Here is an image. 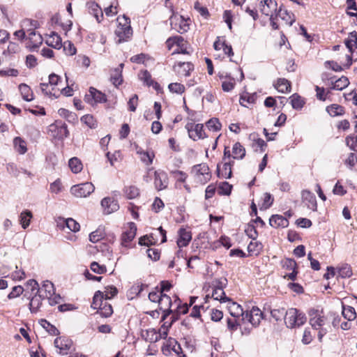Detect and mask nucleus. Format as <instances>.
<instances>
[{
	"mask_svg": "<svg viewBox=\"0 0 357 357\" xmlns=\"http://www.w3.org/2000/svg\"><path fill=\"white\" fill-rule=\"evenodd\" d=\"M308 314L309 323L312 328L319 331L318 339L321 342L323 337L331 329L329 324V315L324 316L315 309H310L308 311Z\"/></svg>",
	"mask_w": 357,
	"mask_h": 357,
	"instance_id": "f257e3e1",
	"label": "nucleus"
},
{
	"mask_svg": "<svg viewBox=\"0 0 357 357\" xmlns=\"http://www.w3.org/2000/svg\"><path fill=\"white\" fill-rule=\"evenodd\" d=\"M119 25L115 30V35L117 38L116 43H121L128 40L132 35V29L130 26V19L125 15L122 18L118 17Z\"/></svg>",
	"mask_w": 357,
	"mask_h": 357,
	"instance_id": "f03ea898",
	"label": "nucleus"
},
{
	"mask_svg": "<svg viewBox=\"0 0 357 357\" xmlns=\"http://www.w3.org/2000/svg\"><path fill=\"white\" fill-rule=\"evenodd\" d=\"M91 307L95 309L98 308L99 310L97 311L96 314H100L102 317H109L113 313L111 304L103 301V293L100 291H98L95 293Z\"/></svg>",
	"mask_w": 357,
	"mask_h": 357,
	"instance_id": "7ed1b4c3",
	"label": "nucleus"
},
{
	"mask_svg": "<svg viewBox=\"0 0 357 357\" xmlns=\"http://www.w3.org/2000/svg\"><path fill=\"white\" fill-rule=\"evenodd\" d=\"M307 321L305 314L296 308H290L287 310L284 316V322L288 328L299 327Z\"/></svg>",
	"mask_w": 357,
	"mask_h": 357,
	"instance_id": "20e7f679",
	"label": "nucleus"
},
{
	"mask_svg": "<svg viewBox=\"0 0 357 357\" xmlns=\"http://www.w3.org/2000/svg\"><path fill=\"white\" fill-rule=\"evenodd\" d=\"M95 190L94 185L90 182H85L71 187L70 192L77 197H86Z\"/></svg>",
	"mask_w": 357,
	"mask_h": 357,
	"instance_id": "39448f33",
	"label": "nucleus"
},
{
	"mask_svg": "<svg viewBox=\"0 0 357 357\" xmlns=\"http://www.w3.org/2000/svg\"><path fill=\"white\" fill-rule=\"evenodd\" d=\"M84 100L90 105H93L94 103L106 102L107 99L105 93L94 87H90L89 93L84 96Z\"/></svg>",
	"mask_w": 357,
	"mask_h": 357,
	"instance_id": "423d86ee",
	"label": "nucleus"
},
{
	"mask_svg": "<svg viewBox=\"0 0 357 357\" xmlns=\"http://www.w3.org/2000/svg\"><path fill=\"white\" fill-rule=\"evenodd\" d=\"M50 131L54 132L53 137L59 139H63L69 136L67 125L62 121H56L50 126Z\"/></svg>",
	"mask_w": 357,
	"mask_h": 357,
	"instance_id": "0eeeda50",
	"label": "nucleus"
},
{
	"mask_svg": "<svg viewBox=\"0 0 357 357\" xmlns=\"http://www.w3.org/2000/svg\"><path fill=\"white\" fill-rule=\"evenodd\" d=\"M192 173L202 183H206L211 178L209 167L206 163L194 165L192 169Z\"/></svg>",
	"mask_w": 357,
	"mask_h": 357,
	"instance_id": "6e6552de",
	"label": "nucleus"
},
{
	"mask_svg": "<svg viewBox=\"0 0 357 357\" xmlns=\"http://www.w3.org/2000/svg\"><path fill=\"white\" fill-rule=\"evenodd\" d=\"M185 128L188 130L190 138L194 141L206 137L205 132H204L203 124L197 123L195 125L194 123H187Z\"/></svg>",
	"mask_w": 357,
	"mask_h": 357,
	"instance_id": "1a4fd4ad",
	"label": "nucleus"
},
{
	"mask_svg": "<svg viewBox=\"0 0 357 357\" xmlns=\"http://www.w3.org/2000/svg\"><path fill=\"white\" fill-rule=\"evenodd\" d=\"M227 279H224V281L218 280L217 282V284L213 289V292L211 297L214 300L219 301L220 303H224L226 301H230V299L227 298L225 295V293L223 290L224 287L227 284Z\"/></svg>",
	"mask_w": 357,
	"mask_h": 357,
	"instance_id": "9d476101",
	"label": "nucleus"
},
{
	"mask_svg": "<svg viewBox=\"0 0 357 357\" xmlns=\"http://www.w3.org/2000/svg\"><path fill=\"white\" fill-rule=\"evenodd\" d=\"M172 301L171 298L165 294L160 296V299L158 303L159 309L163 312L162 320L164 321L170 314L172 313L171 307Z\"/></svg>",
	"mask_w": 357,
	"mask_h": 357,
	"instance_id": "9b49d317",
	"label": "nucleus"
},
{
	"mask_svg": "<svg viewBox=\"0 0 357 357\" xmlns=\"http://www.w3.org/2000/svg\"><path fill=\"white\" fill-rule=\"evenodd\" d=\"M154 185L158 190L167 188L168 185V176L166 172L162 170L154 172Z\"/></svg>",
	"mask_w": 357,
	"mask_h": 357,
	"instance_id": "f8f14e48",
	"label": "nucleus"
},
{
	"mask_svg": "<svg viewBox=\"0 0 357 357\" xmlns=\"http://www.w3.org/2000/svg\"><path fill=\"white\" fill-rule=\"evenodd\" d=\"M174 71L179 77H188L194 70V65L190 62H178L173 66Z\"/></svg>",
	"mask_w": 357,
	"mask_h": 357,
	"instance_id": "ddd939ff",
	"label": "nucleus"
},
{
	"mask_svg": "<svg viewBox=\"0 0 357 357\" xmlns=\"http://www.w3.org/2000/svg\"><path fill=\"white\" fill-rule=\"evenodd\" d=\"M260 10L262 14L270 16L273 15V13H277L278 3L275 0H263L260 1Z\"/></svg>",
	"mask_w": 357,
	"mask_h": 357,
	"instance_id": "4468645a",
	"label": "nucleus"
},
{
	"mask_svg": "<svg viewBox=\"0 0 357 357\" xmlns=\"http://www.w3.org/2000/svg\"><path fill=\"white\" fill-rule=\"evenodd\" d=\"M54 343L55 347L59 349V353L61 354H67L73 345L72 340L66 337L56 338Z\"/></svg>",
	"mask_w": 357,
	"mask_h": 357,
	"instance_id": "2eb2a0df",
	"label": "nucleus"
},
{
	"mask_svg": "<svg viewBox=\"0 0 357 357\" xmlns=\"http://www.w3.org/2000/svg\"><path fill=\"white\" fill-rule=\"evenodd\" d=\"M181 347L178 342L174 338H169L166 343L162 347V351L165 356H168L171 354V351H174L176 354L179 355Z\"/></svg>",
	"mask_w": 357,
	"mask_h": 357,
	"instance_id": "dca6fc26",
	"label": "nucleus"
},
{
	"mask_svg": "<svg viewBox=\"0 0 357 357\" xmlns=\"http://www.w3.org/2000/svg\"><path fill=\"white\" fill-rule=\"evenodd\" d=\"M170 20L172 28L176 29L178 32L183 33L189 29V25L183 16L172 17Z\"/></svg>",
	"mask_w": 357,
	"mask_h": 357,
	"instance_id": "f3484780",
	"label": "nucleus"
},
{
	"mask_svg": "<svg viewBox=\"0 0 357 357\" xmlns=\"http://www.w3.org/2000/svg\"><path fill=\"white\" fill-rule=\"evenodd\" d=\"M101 206L105 214H110L119 210V205L117 200L111 197H105L101 201Z\"/></svg>",
	"mask_w": 357,
	"mask_h": 357,
	"instance_id": "a211bd4d",
	"label": "nucleus"
},
{
	"mask_svg": "<svg viewBox=\"0 0 357 357\" xmlns=\"http://www.w3.org/2000/svg\"><path fill=\"white\" fill-rule=\"evenodd\" d=\"M263 317V313L257 307H253L250 312H246L245 318L253 326H257Z\"/></svg>",
	"mask_w": 357,
	"mask_h": 357,
	"instance_id": "6ab92c4d",
	"label": "nucleus"
},
{
	"mask_svg": "<svg viewBox=\"0 0 357 357\" xmlns=\"http://www.w3.org/2000/svg\"><path fill=\"white\" fill-rule=\"evenodd\" d=\"M302 199L305 206L310 210L317 211V204L314 195L309 190L302 192Z\"/></svg>",
	"mask_w": 357,
	"mask_h": 357,
	"instance_id": "aec40b11",
	"label": "nucleus"
},
{
	"mask_svg": "<svg viewBox=\"0 0 357 357\" xmlns=\"http://www.w3.org/2000/svg\"><path fill=\"white\" fill-rule=\"evenodd\" d=\"M137 227L135 223L129 224V229L123 232L121 236V244L127 246L128 244L132 241L136 235Z\"/></svg>",
	"mask_w": 357,
	"mask_h": 357,
	"instance_id": "412c9836",
	"label": "nucleus"
},
{
	"mask_svg": "<svg viewBox=\"0 0 357 357\" xmlns=\"http://www.w3.org/2000/svg\"><path fill=\"white\" fill-rule=\"evenodd\" d=\"M192 239L191 232L185 229L181 228L178 231V238L176 243L179 248L187 246Z\"/></svg>",
	"mask_w": 357,
	"mask_h": 357,
	"instance_id": "4be33fe9",
	"label": "nucleus"
},
{
	"mask_svg": "<svg viewBox=\"0 0 357 357\" xmlns=\"http://www.w3.org/2000/svg\"><path fill=\"white\" fill-rule=\"evenodd\" d=\"M54 291L55 289L53 283L49 280H46L43 282L40 288L38 287L37 293H39V296L47 298L53 296Z\"/></svg>",
	"mask_w": 357,
	"mask_h": 357,
	"instance_id": "5701e85b",
	"label": "nucleus"
},
{
	"mask_svg": "<svg viewBox=\"0 0 357 357\" xmlns=\"http://www.w3.org/2000/svg\"><path fill=\"white\" fill-rule=\"evenodd\" d=\"M269 225L274 228H285L289 225V220L281 215H273L269 219Z\"/></svg>",
	"mask_w": 357,
	"mask_h": 357,
	"instance_id": "b1692460",
	"label": "nucleus"
},
{
	"mask_svg": "<svg viewBox=\"0 0 357 357\" xmlns=\"http://www.w3.org/2000/svg\"><path fill=\"white\" fill-rule=\"evenodd\" d=\"M217 174L219 178H230L232 175L230 162L225 161L222 169L220 168V165L218 164L217 166Z\"/></svg>",
	"mask_w": 357,
	"mask_h": 357,
	"instance_id": "393cba45",
	"label": "nucleus"
},
{
	"mask_svg": "<svg viewBox=\"0 0 357 357\" xmlns=\"http://www.w3.org/2000/svg\"><path fill=\"white\" fill-rule=\"evenodd\" d=\"M279 17L282 20L285 21L286 23L290 26L293 24L295 21L294 16L292 13H290L287 10L282 9V6L278 9L275 14V17Z\"/></svg>",
	"mask_w": 357,
	"mask_h": 357,
	"instance_id": "a878e982",
	"label": "nucleus"
},
{
	"mask_svg": "<svg viewBox=\"0 0 357 357\" xmlns=\"http://www.w3.org/2000/svg\"><path fill=\"white\" fill-rule=\"evenodd\" d=\"M89 12L93 15L98 22H100L103 18V13L100 7L95 2L88 3Z\"/></svg>",
	"mask_w": 357,
	"mask_h": 357,
	"instance_id": "bb28decb",
	"label": "nucleus"
},
{
	"mask_svg": "<svg viewBox=\"0 0 357 357\" xmlns=\"http://www.w3.org/2000/svg\"><path fill=\"white\" fill-rule=\"evenodd\" d=\"M332 89L342 91L349 84V79L345 76H342L340 78L336 79L335 81H331Z\"/></svg>",
	"mask_w": 357,
	"mask_h": 357,
	"instance_id": "cd10ccee",
	"label": "nucleus"
},
{
	"mask_svg": "<svg viewBox=\"0 0 357 357\" xmlns=\"http://www.w3.org/2000/svg\"><path fill=\"white\" fill-rule=\"evenodd\" d=\"M228 309L230 314L233 317H238L240 316H243L244 312L242 307L236 303V302L229 301V305L228 306Z\"/></svg>",
	"mask_w": 357,
	"mask_h": 357,
	"instance_id": "c85d7f7f",
	"label": "nucleus"
},
{
	"mask_svg": "<svg viewBox=\"0 0 357 357\" xmlns=\"http://www.w3.org/2000/svg\"><path fill=\"white\" fill-rule=\"evenodd\" d=\"M19 90L22 98L26 101H31L33 99V94L31 88L26 84H21L19 86Z\"/></svg>",
	"mask_w": 357,
	"mask_h": 357,
	"instance_id": "c756f323",
	"label": "nucleus"
},
{
	"mask_svg": "<svg viewBox=\"0 0 357 357\" xmlns=\"http://www.w3.org/2000/svg\"><path fill=\"white\" fill-rule=\"evenodd\" d=\"M44 298L43 296H39V293L36 292L35 294L29 303V309L31 312L36 313L37 312L42 303V300Z\"/></svg>",
	"mask_w": 357,
	"mask_h": 357,
	"instance_id": "7c9ffc66",
	"label": "nucleus"
},
{
	"mask_svg": "<svg viewBox=\"0 0 357 357\" xmlns=\"http://www.w3.org/2000/svg\"><path fill=\"white\" fill-rule=\"evenodd\" d=\"M275 89L281 93H285L290 91L291 84L284 78H279L275 85Z\"/></svg>",
	"mask_w": 357,
	"mask_h": 357,
	"instance_id": "2f4dec72",
	"label": "nucleus"
},
{
	"mask_svg": "<svg viewBox=\"0 0 357 357\" xmlns=\"http://www.w3.org/2000/svg\"><path fill=\"white\" fill-rule=\"evenodd\" d=\"M232 153L234 159H243L245 155V149L239 142H236L233 146Z\"/></svg>",
	"mask_w": 357,
	"mask_h": 357,
	"instance_id": "473e14b6",
	"label": "nucleus"
},
{
	"mask_svg": "<svg viewBox=\"0 0 357 357\" xmlns=\"http://www.w3.org/2000/svg\"><path fill=\"white\" fill-rule=\"evenodd\" d=\"M47 44L55 49H60L62 47L61 38L57 33L52 32Z\"/></svg>",
	"mask_w": 357,
	"mask_h": 357,
	"instance_id": "72a5a7b5",
	"label": "nucleus"
},
{
	"mask_svg": "<svg viewBox=\"0 0 357 357\" xmlns=\"http://www.w3.org/2000/svg\"><path fill=\"white\" fill-rule=\"evenodd\" d=\"M110 80L117 87L123 82V77L121 68H115L111 73Z\"/></svg>",
	"mask_w": 357,
	"mask_h": 357,
	"instance_id": "f704fd0d",
	"label": "nucleus"
},
{
	"mask_svg": "<svg viewBox=\"0 0 357 357\" xmlns=\"http://www.w3.org/2000/svg\"><path fill=\"white\" fill-rule=\"evenodd\" d=\"M123 193L127 199H132L139 195V190L135 185L126 186L123 189Z\"/></svg>",
	"mask_w": 357,
	"mask_h": 357,
	"instance_id": "c9c22d12",
	"label": "nucleus"
},
{
	"mask_svg": "<svg viewBox=\"0 0 357 357\" xmlns=\"http://www.w3.org/2000/svg\"><path fill=\"white\" fill-rule=\"evenodd\" d=\"M143 337L146 341L150 342H156L160 339V335H159L156 331L153 328L146 330L143 334Z\"/></svg>",
	"mask_w": 357,
	"mask_h": 357,
	"instance_id": "e433bc0d",
	"label": "nucleus"
},
{
	"mask_svg": "<svg viewBox=\"0 0 357 357\" xmlns=\"http://www.w3.org/2000/svg\"><path fill=\"white\" fill-rule=\"evenodd\" d=\"M13 144L15 149L19 153L24 154L26 152V143L21 137H15L13 140Z\"/></svg>",
	"mask_w": 357,
	"mask_h": 357,
	"instance_id": "4c0bfd02",
	"label": "nucleus"
},
{
	"mask_svg": "<svg viewBox=\"0 0 357 357\" xmlns=\"http://www.w3.org/2000/svg\"><path fill=\"white\" fill-rule=\"evenodd\" d=\"M342 315L348 321H352L356 317L355 309L351 306L344 305H342Z\"/></svg>",
	"mask_w": 357,
	"mask_h": 357,
	"instance_id": "58836bf2",
	"label": "nucleus"
},
{
	"mask_svg": "<svg viewBox=\"0 0 357 357\" xmlns=\"http://www.w3.org/2000/svg\"><path fill=\"white\" fill-rule=\"evenodd\" d=\"M32 213L30 211L26 210L21 213L20 216V222L23 229H26L30 224Z\"/></svg>",
	"mask_w": 357,
	"mask_h": 357,
	"instance_id": "ea45409f",
	"label": "nucleus"
},
{
	"mask_svg": "<svg viewBox=\"0 0 357 357\" xmlns=\"http://www.w3.org/2000/svg\"><path fill=\"white\" fill-rule=\"evenodd\" d=\"M40 324L46 330V331L52 335H58L59 334V330L49 321L45 319H40Z\"/></svg>",
	"mask_w": 357,
	"mask_h": 357,
	"instance_id": "a19ab883",
	"label": "nucleus"
},
{
	"mask_svg": "<svg viewBox=\"0 0 357 357\" xmlns=\"http://www.w3.org/2000/svg\"><path fill=\"white\" fill-rule=\"evenodd\" d=\"M68 165L71 171L75 174L80 172L83 167L80 160L76 157L70 159Z\"/></svg>",
	"mask_w": 357,
	"mask_h": 357,
	"instance_id": "79ce46f5",
	"label": "nucleus"
},
{
	"mask_svg": "<svg viewBox=\"0 0 357 357\" xmlns=\"http://www.w3.org/2000/svg\"><path fill=\"white\" fill-rule=\"evenodd\" d=\"M352 269L351 266L347 264H343L338 268V277L342 278H349L352 275Z\"/></svg>",
	"mask_w": 357,
	"mask_h": 357,
	"instance_id": "37998d69",
	"label": "nucleus"
},
{
	"mask_svg": "<svg viewBox=\"0 0 357 357\" xmlns=\"http://www.w3.org/2000/svg\"><path fill=\"white\" fill-rule=\"evenodd\" d=\"M290 100L291 106L294 109H301L305 104L303 99L297 93L293 94L290 97Z\"/></svg>",
	"mask_w": 357,
	"mask_h": 357,
	"instance_id": "c03bdc74",
	"label": "nucleus"
},
{
	"mask_svg": "<svg viewBox=\"0 0 357 357\" xmlns=\"http://www.w3.org/2000/svg\"><path fill=\"white\" fill-rule=\"evenodd\" d=\"M28 39L33 45H38L43 42V38L40 33H37L33 29H28Z\"/></svg>",
	"mask_w": 357,
	"mask_h": 357,
	"instance_id": "a18cd8bd",
	"label": "nucleus"
},
{
	"mask_svg": "<svg viewBox=\"0 0 357 357\" xmlns=\"http://www.w3.org/2000/svg\"><path fill=\"white\" fill-rule=\"evenodd\" d=\"M345 45L351 53L353 52L354 45H356L357 48V33L356 31L349 33V38L345 40Z\"/></svg>",
	"mask_w": 357,
	"mask_h": 357,
	"instance_id": "49530a36",
	"label": "nucleus"
},
{
	"mask_svg": "<svg viewBox=\"0 0 357 357\" xmlns=\"http://www.w3.org/2000/svg\"><path fill=\"white\" fill-rule=\"evenodd\" d=\"M137 153L140 155L141 160L146 165L152 164L153 158L155 156L153 152L138 151Z\"/></svg>",
	"mask_w": 357,
	"mask_h": 357,
	"instance_id": "de8ad7c7",
	"label": "nucleus"
},
{
	"mask_svg": "<svg viewBox=\"0 0 357 357\" xmlns=\"http://www.w3.org/2000/svg\"><path fill=\"white\" fill-rule=\"evenodd\" d=\"M327 111L331 116H336L342 115L344 113V107L339 105H331L327 107Z\"/></svg>",
	"mask_w": 357,
	"mask_h": 357,
	"instance_id": "09e8293b",
	"label": "nucleus"
},
{
	"mask_svg": "<svg viewBox=\"0 0 357 357\" xmlns=\"http://www.w3.org/2000/svg\"><path fill=\"white\" fill-rule=\"evenodd\" d=\"M286 312L287 310L284 307H280L271 310V314L272 317L277 321H281L282 319L284 320Z\"/></svg>",
	"mask_w": 357,
	"mask_h": 357,
	"instance_id": "8fccbe9b",
	"label": "nucleus"
},
{
	"mask_svg": "<svg viewBox=\"0 0 357 357\" xmlns=\"http://www.w3.org/2000/svg\"><path fill=\"white\" fill-rule=\"evenodd\" d=\"M206 126L208 130L212 131H219L220 130L222 127V125L219 121L218 119L216 118H212L209 119L206 122Z\"/></svg>",
	"mask_w": 357,
	"mask_h": 357,
	"instance_id": "3c124183",
	"label": "nucleus"
},
{
	"mask_svg": "<svg viewBox=\"0 0 357 357\" xmlns=\"http://www.w3.org/2000/svg\"><path fill=\"white\" fill-rule=\"evenodd\" d=\"M281 265L283 268H285L288 271L297 270V264L293 259L286 258L281 261Z\"/></svg>",
	"mask_w": 357,
	"mask_h": 357,
	"instance_id": "603ef678",
	"label": "nucleus"
},
{
	"mask_svg": "<svg viewBox=\"0 0 357 357\" xmlns=\"http://www.w3.org/2000/svg\"><path fill=\"white\" fill-rule=\"evenodd\" d=\"M103 293V301L104 300H108V299H111L113 297H114L117 293H118V290L116 289V287H114V286H108L107 287H105V290Z\"/></svg>",
	"mask_w": 357,
	"mask_h": 357,
	"instance_id": "864d4df0",
	"label": "nucleus"
},
{
	"mask_svg": "<svg viewBox=\"0 0 357 357\" xmlns=\"http://www.w3.org/2000/svg\"><path fill=\"white\" fill-rule=\"evenodd\" d=\"M65 226L73 232L78 231L80 229L79 224L73 218H68L64 221Z\"/></svg>",
	"mask_w": 357,
	"mask_h": 357,
	"instance_id": "5fc2aeb1",
	"label": "nucleus"
},
{
	"mask_svg": "<svg viewBox=\"0 0 357 357\" xmlns=\"http://www.w3.org/2000/svg\"><path fill=\"white\" fill-rule=\"evenodd\" d=\"M81 121L89 126L90 128H95L97 126V122L94 117L90 114H86L81 118Z\"/></svg>",
	"mask_w": 357,
	"mask_h": 357,
	"instance_id": "6e6d98bb",
	"label": "nucleus"
},
{
	"mask_svg": "<svg viewBox=\"0 0 357 357\" xmlns=\"http://www.w3.org/2000/svg\"><path fill=\"white\" fill-rule=\"evenodd\" d=\"M168 89L172 93H175L178 94H181L185 91L184 85L177 82L169 84L168 86Z\"/></svg>",
	"mask_w": 357,
	"mask_h": 357,
	"instance_id": "4d7b16f0",
	"label": "nucleus"
},
{
	"mask_svg": "<svg viewBox=\"0 0 357 357\" xmlns=\"http://www.w3.org/2000/svg\"><path fill=\"white\" fill-rule=\"evenodd\" d=\"M232 185L225 181L220 184L218 188V193L220 195H229L231 193Z\"/></svg>",
	"mask_w": 357,
	"mask_h": 357,
	"instance_id": "13d9d810",
	"label": "nucleus"
},
{
	"mask_svg": "<svg viewBox=\"0 0 357 357\" xmlns=\"http://www.w3.org/2000/svg\"><path fill=\"white\" fill-rule=\"evenodd\" d=\"M22 26L28 29L35 30L39 27V22L37 20L25 19L22 22Z\"/></svg>",
	"mask_w": 357,
	"mask_h": 357,
	"instance_id": "bf43d9fd",
	"label": "nucleus"
},
{
	"mask_svg": "<svg viewBox=\"0 0 357 357\" xmlns=\"http://www.w3.org/2000/svg\"><path fill=\"white\" fill-rule=\"evenodd\" d=\"M63 47V51L67 55L73 56L76 53V48L70 41L64 42Z\"/></svg>",
	"mask_w": 357,
	"mask_h": 357,
	"instance_id": "052dcab7",
	"label": "nucleus"
},
{
	"mask_svg": "<svg viewBox=\"0 0 357 357\" xmlns=\"http://www.w3.org/2000/svg\"><path fill=\"white\" fill-rule=\"evenodd\" d=\"M345 142L347 146H348L351 150L357 152V135L356 137L351 135L347 136L345 139Z\"/></svg>",
	"mask_w": 357,
	"mask_h": 357,
	"instance_id": "680f3d73",
	"label": "nucleus"
},
{
	"mask_svg": "<svg viewBox=\"0 0 357 357\" xmlns=\"http://www.w3.org/2000/svg\"><path fill=\"white\" fill-rule=\"evenodd\" d=\"M236 317L234 318H228L227 320V328L233 333L234 331H236L238 329V327L240 326L239 322L236 319Z\"/></svg>",
	"mask_w": 357,
	"mask_h": 357,
	"instance_id": "e2e57ef3",
	"label": "nucleus"
},
{
	"mask_svg": "<svg viewBox=\"0 0 357 357\" xmlns=\"http://www.w3.org/2000/svg\"><path fill=\"white\" fill-rule=\"evenodd\" d=\"M273 202V198L272 197L271 195L268 192H266L264 194V199H263V204L261 207L264 209H267L269 207L271 206Z\"/></svg>",
	"mask_w": 357,
	"mask_h": 357,
	"instance_id": "0e129e2a",
	"label": "nucleus"
},
{
	"mask_svg": "<svg viewBox=\"0 0 357 357\" xmlns=\"http://www.w3.org/2000/svg\"><path fill=\"white\" fill-rule=\"evenodd\" d=\"M139 76V79L143 81L144 83L146 84L148 86H150V84L153 81L151 79L150 73L146 70L141 71Z\"/></svg>",
	"mask_w": 357,
	"mask_h": 357,
	"instance_id": "69168bd1",
	"label": "nucleus"
},
{
	"mask_svg": "<svg viewBox=\"0 0 357 357\" xmlns=\"http://www.w3.org/2000/svg\"><path fill=\"white\" fill-rule=\"evenodd\" d=\"M90 268L93 272L97 274H102L107 271L105 266H100L96 261L91 264Z\"/></svg>",
	"mask_w": 357,
	"mask_h": 357,
	"instance_id": "338daca9",
	"label": "nucleus"
},
{
	"mask_svg": "<svg viewBox=\"0 0 357 357\" xmlns=\"http://www.w3.org/2000/svg\"><path fill=\"white\" fill-rule=\"evenodd\" d=\"M23 291H24V289L22 286H20V285L15 286V287H13L12 291L8 295V298L9 299L15 298L20 296L22 294Z\"/></svg>",
	"mask_w": 357,
	"mask_h": 357,
	"instance_id": "774afa93",
	"label": "nucleus"
}]
</instances>
